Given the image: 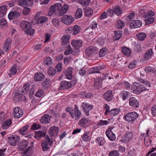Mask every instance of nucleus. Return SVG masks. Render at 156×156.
<instances>
[{
    "label": "nucleus",
    "mask_w": 156,
    "mask_h": 156,
    "mask_svg": "<svg viewBox=\"0 0 156 156\" xmlns=\"http://www.w3.org/2000/svg\"><path fill=\"white\" fill-rule=\"evenodd\" d=\"M69 8V5L66 4L62 6L60 3H57L51 7L49 13L52 14L55 12H58L59 16H62L66 13Z\"/></svg>",
    "instance_id": "f257e3e1"
},
{
    "label": "nucleus",
    "mask_w": 156,
    "mask_h": 156,
    "mask_svg": "<svg viewBox=\"0 0 156 156\" xmlns=\"http://www.w3.org/2000/svg\"><path fill=\"white\" fill-rule=\"evenodd\" d=\"M31 145L25 150L26 147L28 145V142L26 140H22L20 142L19 144V150L21 151H24L21 153L22 156H27L28 155V154L31 152L32 150L33 143L31 142Z\"/></svg>",
    "instance_id": "f03ea898"
},
{
    "label": "nucleus",
    "mask_w": 156,
    "mask_h": 156,
    "mask_svg": "<svg viewBox=\"0 0 156 156\" xmlns=\"http://www.w3.org/2000/svg\"><path fill=\"white\" fill-rule=\"evenodd\" d=\"M131 89L133 90V92L136 94H139L143 91L147 90L149 91L150 90L149 88H147L140 83L136 82L132 84Z\"/></svg>",
    "instance_id": "7ed1b4c3"
},
{
    "label": "nucleus",
    "mask_w": 156,
    "mask_h": 156,
    "mask_svg": "<svg viewBox=\"0 0 156 156\" xmlns=\"http://www.w3.org/2000/svg\"><path fill=\"white\" fill-rule=\"evenodd\" d=\"M138 117V114L136 112H133L127 113L123 117V119L128 123L135 121Z\"/></svg>",
    "instance_id": "20e7f679"
},
{
    "label": "nucleus",
    "mask_w": 156,
    "mask_h": 156,
    "mask_svg": "<svg viewBox=\"0 0 156 156\" xmlns=\"http://www.w3.org/2000/svg\"><path fill=\"white\" fill-rule=\"evenodd\" d=\"M98 51V49L96 47L90 46L86 48L85 52L87 56L91 57L95 55Z\"/></svg>",
    "instance_id": "39448f33"
},
{
    "label": "nucleus",
    "mask_w": 156,
    "mask_h": 156,
    "mask_svg": "<svg viewBox=\"0 0 156 156\" xmlns=\"http://www.w3.org/2000/svg\"><path fill=\"white\" fill-rule=\"evenodd\" d=\"M46 129L45 128H43L41 130H40V138L45 137V139L47 140L48 143L50 145H52V138L50 139L49 136L46 134Z\"/></svg>",
    "instance_id": "423d86ee"
},
{
    "label": "nucleus",
    "mask_w": 156,
    "mask_h": 156,
    "mask_svg": "<svg viewBox=\"0 0 156 156\" xmlns=\"http://www.w3.org/2000/svg\"><path fill=\"white\" fill-rule=\"evenodd\" d=\"M29 127V125H27L23 126L22 128L19 129L20 133L23 136H25V137L30 138L33 136V134H28L27 129Z\"/></svg>",
    "instance_id": "0eeeda50"
},
{
    "label": "nucleus",
    "mask_w": 156,
    "mask_h": 156,
    "mask_svg": "<svg viewBox=\"0 0 156 156\" xmlns=\"http://www.w3.org/2000/svg\"><path fill=\"white\" fill-rule=\"evenodd\" d=\"M7 140L9 144L13 146H15L20 140V138L17 136H13L12 135L11 137H8Z\"/></svg>",
    "instance_id": "6e6552de"
},
{
    "label": "nucleus",
    "mask_w": 156,
    "mask_h": 156,
    "mask_svg": "<svg viewBox=\"0 0 156 156\" xmlns=\"http://www.w3.org/2000/svg\"><path fill=\"white\" fill-rule=\"evenodd\" d=\"M113 91L111 90H107L103 95V98L106 101L108 102L111 101L114 98L113 95Z\"/></svg>",
    "instance_id": "1a4fd4ad"
},
{
    "label": "nucleus",
    "mask_w": 156,
    "mask_h": 156,
    "mask_svg": "<svg viewBox=\"0 0 156 156\" xmlns=\"http://www.w3.org/2000/svg\"><path fill=\"white\" fill-rule=\"evenodd\" d=\"M59 131V127L53 126L49 129L48 132L49 135L51 137H55L57 135Z\"/></svg>",
    "instance_id": "9d476101"
},
{
    "label": "nucleus",
    "mask_w": 156,
    "mask_h": 156,
    "mask_svg": "<svg viewBox=\"0 0 156 156\" xmlns=\"http://www.w3.org/2000/svg\"><path fill=\"white\" fill-rule=\"evenodd\" d=\"M23 114V111L20 107H17L14 108L13 115L14 118H19L21 117Z\"/></svg>",
    "instance_id": "9b49d317"
},
{
    "label": "nucleus",
    "mask_w": 156,
    "mask_h": 156,
    "mask_svg": "<svg viewBox=\"0 0 156 156\" xmlns=\"http://www.w3.org/2000/svg\"><path fill=\"white\" fill-rule=\"evenodd\" d=\"M69 81H62L59 84L58 90L61 91L71 88Z\"/></svg>",
    "instance_id": "f8f14e48"
},
{
    "label": "nucleus",
    "mask_w": 156,
    "mask_h": 156,
    "mask_svg": "<svg viewBox=\"0 0 156 156\" xmlns=\"http://www.w3.org/2000/svg\"><path fill=\"white\" fill-rule=\"evenodd\" d=\"M74 20V18L71 16L65 15L62 17V21L66 25H69L73 22Z\"/></svg>",
    "instance_id": "ddd939ff"
},
{
    "label": "nucleus",
    "mask_w": 156,
    "mask_h": 156,
    "mask_svg": "<svg viewBox=\"0 0 156 156\" xmlns=\"http://www.w3.org/2000/svg\"><path fill=\"white\" fill-rule=\"evenodd\" d=\"M142 25V23L140 20H131L129 25V28L130 29L140 27Z\"/></svg>",
    "instance_id": "4468645a"
},
{
    "label": "nucleus",
    "mask_w": 156,
    "mask_h": 156,
    "mask_svg": "<svg viewBox=\"0 0 156 156\" xmlns=\"http://www.w3.org/2000/svg\"><path fill=\"white\" fill-rule=\"evenodd\" d=\"M129 100V104L132 108H136L139 107V102L135 98L131 97Z\"/></svg>",
    "instance_id": "2eb2a0df"
},
{
    "label": "nucleus",
    "mask_w": 156,
    "mask_h": 156,
    "mask_svg": "<svg viewBox=\"0 0 156 156\" xmlns=\"http://www.w3.org/2000/svg\"><path fill=\"white\" fill-rule=\"evenodd\" d=\"M82 107L83 110L87 114V115H89V114L88 113L89 112L90 110H91L93 108V106L90 105L88 103L83 102L82 104Z\"/></svg>",
    "instance_id": "dca6fc26"
},
{
    "label": "nucleus",
    "mask_w": 156,
    "mask_h": 156,
    "mask_svg": "<svg viewBox=\"0 0 156 156\" xmlns=\"http://www.w3.org/2000/svg\"><path fill=\"white\" fill-rule=\"evenodd\" d=\"M103 80V79L101 77H98L95 79L94 85V88L98 90L102 86V82Z\"/></svg>",
    "instance_id": "f3484780"
},
{
    "label": "nucleus",
    "mask_w": 156,
    "mask_h": 156,
    "mask_svg": "<svg viewBox=\"0 0 156 156\" xmlns=\"http://www.w3.org/2000/svg\"><path fill=\"white\" fill-rule=\"evenodd\" d=\"M12 43V40L10 38L6 39L5 43L3 48L5 51L7 52L11 49V46Z\"/></svg>",
    "instance_id": "a211bd4d"
},
{
    "label": "nucleus",
    "mask_w": 156,
    "mask_h": 156,
    "mask_svg": "<svg viewBox=\"0 0 156 156\" xmlns=\"http://www.w3.org/2000/svg\"><path fill=\"white\" fill-rule=\"evenodd\" d=\"M51 118H52L51 116L48 114H45L41 117L40 122L42 124L48 123L49 122Z\"/></svg>",
    "instance_id": "6ab92c4d"
},
{
    "label": "nucleus",
    "mask_w": 156,
    "mask_h": 156,
    "mask_svg": "<svg viewBox=\"0 0 156 156\" xmlns=\"http://www.w3.org/2000/svg\"><path fill=\"white\" fill-rule=\"evenodd\" d=\"M71 44L72 46L75 49L78 50L82 46V42L80 40H73L72 41Z\"/></svg>",
    "instance_id": "aec40b11"
},
{
    "label": "nucleus",
    "mask_w": 156,
    "mask_h": 156,
    "mask_svg": "<svg viewBox=\"0 0 156 156\" xmlns=\"http://www.w3.org/2000/svg\"><path fill=\"white\" fill-rule=\"evenodd\" d=\"M30 88V86L28 83H25L23 88H19L18 91L23 94L27 93Z\"/></svg>",
    "instance_id": "412c9836"
},
{
    "label": "nucleus",
    "mask_w": 156,
    "mask_h": 156,
    "mask_svg": "<svg viewBox=\"0 0 156 156\" xmlns=\"http://www.w3.org/2000/svg\"><path fill=\"white\" fill-rule=\"evenodd\" d=\"M20 13L17 11L10 12L8 15V17L9 20L15 19L20 17Z\"/></svg>",
    "instance_id": "4be33fe9"
},
{
    "label": "nucleus",
    "mask_w": 156,
    "mask_h": 156,
    "mask_svg": "<svg viewBox=\"0 0 156 156\" xmlns=\"http://www.w3.org/2000/svg\"><path fill=\"white\" fill-rule=\"evenodd\" d=\"M119 95L122 97L123 100H125L127 99L130 96V94L128 92L126 91H122L119 94Z\"/></svg>",
    "instance_id": "5701e85b"
},
{
    "label": "nucleus",
    "mask_w": 156,
    "mask_h": 156,
    "mask_svg": "<svg viewBox=\"0 0 156 156\" xmlns=\"http://www.w3.org/2000/svg\"><path fill=\"white\" fill-rule=\"evenodd\" d=\"M30 23L25 20L22 21L20 23V27L23 30H26L27 29L30 28Z\"/></svg>",
    "instance_id": "b1692460"
},
{
    "label": "nucleus",
    "mask_w": 156,
    "mask_h": 156,
    "mask_svg": "<svg viewBox=\"0 0 156 156\" xmlns=\"http://www.w3.org/2000/svg\"><path fill=\"white\" fill-rule=\"evenodd\" d=\"M121 51L123 54L128 57H129L132 53L131 50L126 47H122Z\"/></svg>",
    "instance_id": "393cba45"
},
{
    "label": "nucleus",
    "mask_w": 156,
    "mask_h": 156,
    "mask_svg": "<svg viewBox=\"0 0 156 156\" xmlns=\"http://www.w3.org/2000/svg\"><path fill=\"white\" fill-rule=\"evenodd\" d=\"M70 35L66 34L62 38V44L64 45H67L69 43Z\"/></svg>",
    "instance_id": "a878e982"
},
{
    "label": "nucleus",
    "mask_w": 156,
    "mask_h": 156,
    "mask_svg": "<svg viewBox=\"0 0 156 156\" xmlns=\"http://www.w3.org/2000/svg\"><path fill=\"white\" fill-rule=\"evenodd\" d=\"M153 54L152 49L151 48L149 49L148 51H146L144 55V59L145 61H147L151 58V55Z\"/></svg>",
    "instance_id": "bb28decb"
},
{
    "label": "nucleus",
    "mask_w": 156,
    "mask_h": 156,
    "mask_svg": "<svg viewBox=\"0 0 156 156\" xmlns=\"http://www.w3.org/2000/svg\"><path fill=\"white\" fill-rule=\"evenodd\" d=\"M84 134L81 136L82 139L83 141L87 142L90 140L91 137H90V132L89 131H86L84 132Z\"/></svg>",
    "instance_id": "cd10ccee"
},
{
    "label": "nucleus",
    "mask_w": 156,
    "mask_h": 156,
    "mask_svg": "<svg viewBox=\"0 0 156 156\" xmlns=\"http://www.w3.org/2000/svg\"><path fill=\"white\" fill-rule=\"evenodd\" d=\"M47 73L49 76H53L56 74V70L53 66H50L48 69Z\"/></svg>",
    "instance_id": "c85d7f7f"
},
{
    "label": "nucleus",
    "mask_w": 156,
    "mask_h": 156,
    "mask_svg": "<svg viewBox=\"0 0 156 156\" xmlns=\"http://www.w3.org/2000/svg\"><path fill=\"white\" fill-rule=\"evenodd\" d=\"M12 123V122L11 119H8L2 124V128L3 129H6L9 127Z\"/></svg>",
    "instance_id": "c756f323"
},
{
    "label": "nucleus",
    "mask_w": 156,
    "mask_h": 156,
    "mask_svg": "<svg viewBox=\"0 0 156 156\" xmlns=\"http://www.w3.org/2000/svg\"><path fill=\"white\" fill-rule=\"evenodd\" d=\"M95 142L97 145L103 146L105 143V140L104 138L102 137H99L96 138Z\"/></svg>",
    "instance_id": "7c9ffc66"
},
{
    "label": "nucleus",
    "mask_w": 156,
    "mask_h": 156,
    "mask_svg": "<svg viewBox=\"0 0 156 156\" xmlns=\"http://www.w3.org/2000/svg\"><path fill=\"white\" fill-rule=\"evenodd\" d=\"M105 133L107 136L110 140L113 141L115 139V136L114 134L113 133H110L109 132L106 131Z\"/></svg>",
    "instance_id": "2f4dec72"
},
{
    "label": "nucleus",
    "mask_w": 156,
    "mask_h": 156,
    "mask_svg": "<svg viewBox=\"0 0 156 156\" xmlns=\"http://www.w3.org/2000/svg\"><path fill=\"white\" fill-rule=\"evenodd\" d=\"M138 80L140 82V83L145 85L146 86H145V87H147V88H150L151 86L150 83L147 80H143L141 78H139L138 79Z\"/></svg>",
    "instance_id": "473e14b6"
},
{
    "label": "nucleus",
    "mask_w": 156,
    "mask_h": 156,
    "mask_svg": "<svg viewBox=\"0 0 156 156\" xmlns=\"http://www.w3.org/2000/svg\"><path fill=\"white\" fill-rule=\"evenodd\" d=\"M7 11L6 6L2 5L0 7V18L5 15Z\"/></svg>",
    "instance_id": "72a5a7b5"
},
{
    "label": "nucleus",
    "mask_w": 156,
    "mask_h": 156,
    "mask_svg": "<svg viewBox=\"0 0 156 156\" xmlns=\"http://www.w3.org/2000/svg\"><path fill=\"white\" fill-rule=\"evenodd\" d=\"M108 51V49L107 48H103L99 51V57L100 58L104 57Z\"/></svg>",
    "instance_id": "f704fd0d"
},
{
    "label": "nucleus",
    "mask_w": 156,
    "mask_h": 156,
    "mask_svg": "<svg viewBox=\"0 0 156 156\" xmlns=\"http://www.w3.org/2000/svg\"><path fill=\"white\" fill-rule=\"evenodd\" d=\"M145 72L147 73H149L150 72L154 74H156V70L154 67L151 66L146 67L144 69Z\"/></svg>",
    "instance_id": "c9c22d12"
},
{
    "label": "nucleus",
    "mask_w": 156,
    "mask_h": 156,
    "mask_svg": "<svg viewBox=\"0 0 156 156\" xmlns=\"http://www.w3.org/2000/svg\"><path fill=\"white\" fill-rule=\"evenodd\" d=\"M88 122V120L85 118H83L79 121L78 124L80 126L83 127H85L87 126V124Z\"/></svg>",
    "instance_id": "e433bc0d"
},
{
    "label": "nucleus",
    "mask_w": 156,
    "mask_h": 156,
    "mask_svg": "<svg viewBox=\"0 0 156 156\" xmlns=\"http://www.w3.org/2000/svg\"><path fill=\"white\" fill-rule=\"evenodd\" d=\"M81 29V27L77 25H75L73 27V35H76L78 34Z\"/></svg>",
    "instance_id": "4c0bfd02"
},
{
    "label": "nucleus",
    "mask_w": 156,
    "mask_h": 156,
    "mask_svg": "<svg viewBox=\"0 0 156 156\" xmlns=\"http://www.w3.org/2000/svg\"><path fill=\"white\" fill-rule=\"evenodd\" d=\"M146 34L144 33H140L136 34V36L138 40L143 41L146 37Z\"/></svg>",
    "instance_id": "58836bf2"
},
{
    "label": "nucleus",
    "mask_w": 156,
    "mask_h": 156,
    "mask_svg": "<svg viewBox=\"0 0 156 156\" xmlns=\"http://www.w3.org/2000/svg\"><path fill=\"white\" fill-rule=\"evenodd\" d=\"M53 63L52 59L50 57H47L45 58L44 61V64L47 66L51 65Z\"/></svg>",
    "instance_id": "ea45409f"
},
{
    "label": "nucleus",
    "mask_w": 156,
    "mask_h": 156,
    "mask_svg": "<svg viewBox=\"0 0 156 156\" xmlns=\"http://www.w3.org/2000/svg\"><path fill=\"white\" fill-rule=\"evenodd\" d=\"M83 11L82 9H78L76 12L75 17L76 19H79L82 16Z\"/></svg>",
    "instance_id": "a19ab883"
},
{
    "label": "nucleus",
    "mask_w": 156,
    "mask_h": 156,
    "mask_svg": "<svg viewBox=\"0 0 156 156\" xmlns=\"http://www.w3.org/2000/svg\"><path fill=\"white\" fill-rule=\"evenodd\" d=\"M84 12L87 16H90L93 12L92 9L89 7L86 8L84 9Z\"/></svg>",
    "instance_id": "79ce46f5"
},
{
    "label": "nucleus",
    "mask_w": 156,
    "mask_h": 156,
    "mask_svg": "<svg viewBox=\"0 0 156 156\" xmlns=\"http://www.w3.org/2000/svg\"><path fill=\"white\" fill-rule=\"evenodd\" d=\"M34 25L38 24L39 23V12H37L34 16V18L32 21Z\"/></svg>",
    "instance_id": "37998d69"
},
{
    "label": "nucleus",
    "mask_w": 156,
    "mask_h": 156,
    "mask_svg": "<svg viewBox=\"0 0 156 156\" xmlns=\"http://www.w3.org/2000/svg\"><path fill=\"white\" fill-rule=\"evenodd\" d=\"M120 109L119 108H114L109 111V113L111 115L114 116L117 115L120 112Z\"/></svg>",
    "instance_id": "c03bdc74"
},
{
    "label": "nucleus",
    "mask_w": 156,
    "mask_h": 156,
    "mask_svg": "<svg viewBox=\"0 0 156 156\" xmlns=\"http://www.w3.org/2000/svg\"><path fill=\"white\" fill-rule=\"evenodd\" d=\"M90 74H93L94 73H99L100 71L98 69V66H95L90 68L89 70Z\"/></svg>",
    "instance_id": "a18cd8bd"
},
{
    "label": "nucleus",
    "mask_w": 156,
    "mask_h": 156,
    "mask_svg": "<svg viewBox=\"0 0 156 156\" xmlns=\"http://www.w3.org/2000/svg\"><path fill=\"white\" fill-rule=\"evenodd\" d=\"M114 12L115 13L116 15L119 16L122 13V11L121 9V7L119 5L116 6L114 8Z\"/></svg>",
    "instance_id": "49530a36"
},
{
    "label": "nucleus",
    "mask_w": 156,
    "mask_h": 156,
    "mask_svg": "<svg viewBox=\"0 0 156 156\" xmlns=\"http://www.w3.org/2000/svg\"><path fill=\"white\" fill-rule=\"evenodd\" d=\"M81 94L83 98L85 97L87 98H91L93 97V94L90 92L86 93L85 92H83L81 93Z\"/></svg>",
    "instance_id": "de8ad7c7"
},
{
    "label": "nucleus",
    "mask_w": 156,
    "mask_h": 156,
    "mask_svg": "<svg viewBox=\"0 0 156 156\" xmlns=\"http://www.w3.org/2000/svg\"><path fill=\"white\" fill-rule=\"evenodd\" d=\"M48 145V143L46 141L44 140L42 142L41 146L43 151H46L49 149Z\"/></svg>",
    "instance_id": "09e8293b"
},
{
    "label": "nucleus",
    "mask_w": 156,
    "mask_h": 156,
    "mask_svg": "<svg viewBox=\"0 0 156 156\" xmlns=\"http://www.w3.org/2000/svg\"><path fill=\"white\" fill-rule=\"evenodd\" d=\"M122 31H117L115 32V40H118L120 39L122 36Z\"/></svg>",
    "instance_id": "8fccbe9b"
},
{
    "label": "nucleus",
    "mask_w": 156,
    "mask_h": 156,
    "mask_svg": "<svg viewBox=\"0 0 156 156\" xmlns=\"http://www.w3.org/2000/svg\"><path fill=\"white\" fill-rule=\"evenodd\" d=\"M125 25V23L122 21L119 20L117 21V23L116 25L117 28L119 29L122 28Z\"/></svg>",
    "instance_id": "3c124183"
},
{
    "label": "nucleus",
    "mask_w": 156,
    "mask_h": 156,
    "mask_svg": "<svg viewBox=\"0 0 156 156\" xmlns=\"http://www.w3.org/2000/svg\"><path fill=\"white\" fill-rule=\"evenodd\" d=\"M17 69L15 66H12L10 69V73L8 74L9 76H11V75H14L16 73Z\"/></svg>",
    "instance_id": "603ef678"
},
{
    "label": "nucleus",
    "mask_w": 156,
    "mask_h": 156,
    "mask_svg": "<svg viewBox=\"0 0 156 156\" xmlns=\"http://www.w3.org/2000/svg\"><path fill=\"white\" fill-rule=\"evenodd\" d=\"M154 15V13L152 11L148 12L146 13H145L144 15V18H147L149 17H151Z\"/></svg>",
    "instance_id": "864d4df0"
},
{
    "label": "nucleus",
    "mask_w": 156,
    "mask_h": 156,
    "mask_svg": "<svg viewBox=\"0 0 156 156\" xmlns=\"http://www.w3.org/2000/svg\"><path fill=\"white\" fill-rule=\"evenodd\" d=\"M109 122L107 120H100L97 124V126L98 128L102 126L107 125Z\"/></svg>",
    "instance_id": "5fc2aeb1"
},
{
    "label": "nucleus",
    "mask_w": 156,
    "mask_h": 156,
    "mask_svg": "<svg viewBox=\"0 0 156 156\" xmlns=\"http://www.w3.org/2000/svg\"><path fill=\"white\" fill-rule=\"evenodd\" d=\"M66 48H67L64 52V54L65 55H68L72 53L73 50L69 44L66 47Z\"/></svg>",
    "instance_id": "6e6d98bb"
},
{
    "label": "nucleus",
    "mask_w": 156,
    "mask_h": 156,
    "mask_svg": "<svg viewBox=\"0 0 156 156\" xmlns=\"http://www.w3.org/2000/svg\"><path fill=\"white\" fill-rule=\"evenodd\" d=\"M50 80L48 78H46L41 84L42 87L45 88L48 87L50 82Z\"/></svg>",
    "instance_id": "4d7b16f0"
},
{
    "label": "nucleus",
    "mask_w": 156,
    "mask_h": 156,
    "mask_svg": "<svg viewBox=\"0 0 156 156\" xmlns=\"http://www.w3.org/2000/svg\"><path fill=\"white\" fill-rule=\"evenodd\" d=\"M147 19L145 20L146 24L148 25L153 23L154 21V19L153 17H149L146 18Z\"/></svg>",
    "instance_id": "13d9d810"
},
{
    "label": "nucleus",
    "mask_w": 156,
    "mask_h": 156,
    "mask_svg": "<svg viewBox=\"0 0 156 156\" xmlns=\"http://www.w3.org/2000/svg\"><path fill=\"white\" fill-rule=\"evenodd\" d=\"M39 128V123L36 122L33 123L31 127V129L33 130H36Z\"/></svg>",
    "instance_id": "bf43d9fd"
},
{
    "label": "nucleus",
    "mask_w": 156,
    "mask_h": 156,
    "mask_svg": "<svg viewBox=\"0 0 156 156\" xmlns=\"http://www.w3.org/2000/svg\"><path fill=\"white\" fill-rule=\"evenodd\" d=\"M13 100L18 102L20 101V92H16L13 98Z\"/></svg>",
    "instance_id": "052dcab7"
},
{
    "label": "nucleus",
    "mask_w": 156,
    "mask_h": 156,
    "mask_svg": "<svg viewBox=\"0 0 156 156\" xmlns=\"http://www.w3.org/2000/svg\"><path fill=\"white\" fill-rule=\"evenodd\" d=\"M132 133L131 132H126L124 135L125 138L126 139H131L133 137Z\"/></svg>",
    "instance_id": "680f3d73"
},
{
    "label": "nucleus",
    "mask_w": 156,
    "mask_h": 156,
    "mask_svg": "<svg viewBox=\"0 0 156 156\" xmlns=\"http://www.w3.org/2000/svg\"><path fill=\"white\" fill-rule=\"evenodd\" d=\"M119 154L117 151L114 150L110 152L109 153V156H119Z\"/></svg>",
    "instance_id": "e2e57ef3"
},
{
    "label": "nucleus",
    "mask_w": 156,
    "mask_h": 156,
    "mask_svg": "<svg viewBox=\"0 0 156 156\" xmlns=\"http://www.w3.org/2000/svg\"><path fill=\"white\" fill-rule=\"evenodd\" d=\"M30 11V9L27 7H25L23 10L22 12L23 15H26L29 14Z\"/></svg>",
    "instance_id": "0e129e2a"
},
{
    "label": "nucleus",
    "mask_w": 156,
    "mask_h": 156,
    "mask_svg": "<svg viewBox=\"0 0 156 156\" xmlns=\"http://www.w3.org/2000/svg\"><path fill=\"white\" fill-rule=\"evenodd\" d=\"M20 92V101H24L25 102H26L27 101V98L25 96L23 95L22 93Z\"/></svg>",
    "instance_id": "69168bd1"
},
{
    "label": "nucleus",
    "mask_w": 156,
    "mask_h": 156,
    "mask_svg": "<svg viewBox=\"0 0 156 156\" xmlns=\"http://www.w3.org/2000/svg\"><path fill=\"white\" fill-rule=\"evenodd\" d=\"M31 27H32L31 26V25H30V28L27 29L25 31V32L27 34H29L30 35H31L33 34L34 32V30L31 28Z\"/></svg>",
    "instance_id": "338daca9"
},
{
    "label": "nucleus",
    "mask_w": 156,
    "mask_h": 156,
    "mask_svg": "<svg viewBox=\"0 0 156 156\" xmlns=\"http://www.w3.org/2000/svg\"><path fill=\"white\" fill-rule=\"evenodd\" d=\"M151 111L153 116H156V105H154L152 107Z\"/></svg>",
    "instance_id": "774afa93"
}]
</instances>
